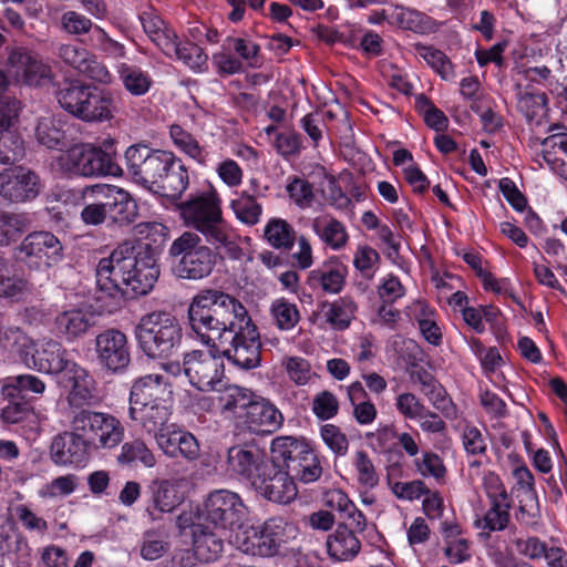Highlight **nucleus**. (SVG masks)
I'll list each match as a JSON object with an SVG mask.
<instances>
[{"label":"nucleus","instance_id":"nucleus-1","mask_svg":"<svg viewBox=\"0 0 567 567\" xmlns=\"http://www.w3.org/2000/svg\"><path fill=\"white\" fill-rule=\"evenodd\" d=\"M187 321L202 344L236 368L249 371L260 367L259 329L236 297L219 289H202L189 301Z\"/></svg>","mask_w":567,"mask_h":567},{"label":"nucleus","instance_id":"nucleus-2","mask_svg":"<svg viewBox=\"0 0 567 567\" xmlns=\"http://www.w3.org/2000/svg\"><path fill=\"white\" fill-rule=\"evenodd\" d=\"M141 234L153 237V243L120 244L95 268L96 289L93 295L95 310L112 315L121 310L125 300L148 295L158 280L162 246L168 228L161 223L141 225Z\"/></svg>","mask_w":567,"mask_h":567},{"label":"nucleus","instance_id":"nucleus-3","mask_svg":"<svg viewBox=\"0 0 567 567\" xmlns=\"http://www.w3.org/2000/svg\"><path fill=\"white\" fill-rule=\"evenodd\" d=\"M178 208L185 223L199 231L208 244L216 249L224 247L229 259H240L243 249L223 218L221 199L215 188L190 197Z\"/></svg>","mask_w":567,"mask_h":567},{"label":"nucleus","instance_id":"nucleus-4","mask_svg":"<svg viewBox=\"0 0 567 567\" xmlns=\"http://www.w3.org/2000/svg\"><path fill=\"white\" fill-rule=\"evenodd\" d=\"M55 96L65 112L86 123L111 121L116 111L112 91L79 79H64Z\"/></svg>","mask_w":567,"mask_h":567},{"label":"nucleus","instance_id":"nucleus-5","mask_svg":"<svg viewBox=\"0 0 567 567\" xmlns=\"http://www.w3.org/2000/svg\"><path fill=\"white\" fill-rule=\"evenodd\" d=\"M104 148L90 143L70 145L55 161V171L64 178L122 177L124 169L117 163L116 152L110 151L114 140L103 143Z\"/></svg>","mask_w":567,"mask_h":567},{"label":"nucleus","instance_id":"nucleus-6","mask_svg":"<svg viewBox=\"0 0 567 567\" xmlns=\"http://www.w3.org/2000/svg\"><path fill=\"white\" fill-rule=\"evenodd\" d=\"M135 338L148 358L167 359L181 349L184 331L173 312L154 310L142 316L135 327Z\"/></svg>","mask_w":567,"mask_h":567},{"label":"nucleus","instance_id":"nucleus-7","mask_svg":"<svg viewBox=\"0 0 567 567\" xmlns=\"http://www.w3.org/2000/svg\"><path fill=\"white\" fill-rule=\"evenodd\" d=\"M270 452L295 483L310 484L322 475L319 456L305 439L278 436L272 440Z\"/></svg>","mask_w":567,"mask_h":567},{"label":"nucleus","instance_id":"nucleus-8","mask_svg":"<svg viewBox=\"0 0 567 567\" xmlns=\"http://www.w3.org/2000/svg\"><path fill=\"white\" fill-rule=\"evenodd\" d=\"M13 257L30 274H44L64 260L65 247L52 231L33 230L14 248Z\"/></svg>","mask_w":567,"mask_h":567},{"label":"nucleus","instance_id":"nucleus-9","mask_svg":"<svg viewBox=\"0 0 567 567\" xmlns=\"http://www.w3.org/2000/svg\"><path fill=\"white\" fill-rule=\"evenodd\" d=\"M171 257L177 259L173 270L182 279L199 280L208 277L216 264L218 252L203 245L202 238L185 231L169 247Z\"/></svg>","mask_w":567,"mask_h":567},{"label":"nucleus","instance_id":"nucleus-10","mask_svg":"<svg viewBox=\"0 0 567 567\" xmlns=\"http://www.w3.org/2000/svg\"><path fill=\"white\" fill-rule=\"evenodd\" d=\"M72 429L79 431L90 450H111L120 445L125 429L121 421L106 412L82 409L71 421Z\"/></svg>","mask_w":567,"mask_h":567},{"label":"nucleus","instance_id":"nucleus-11","mask_svg":"<svg viewBox=\"0 0 567 567\" xmlns=\"http://www.w3.org/2000/svg\"><path fill=\"white\" fill-rule=\"evenodd\" d=\"M295 530L292 524L282 517H271L261 526H250L236 535L238 548L246 554L260 557H270L279 551L286 543L289 533Z\"/></svg>","mask_w":567,"mask_h":567},{"label":"nucleus","instance_id":"nucleus-12","mask_svg":"<svg viewBox=\"0 0 567 567\" xmlns=\"http://www.w3.org/2000/svg\"><path fill=\"white\" fill-rule=\"evenodd\" d=\"M167 152V150L154 148L146 142L130 145L123 156L124 174L136 185L153 193Z\"/></svg>","mask_w":567,"mask_h":567},{"label":"nucleus","instance_id":"nucleus-13","mask_svg":"<svg viewBox=\"0 0 567 567\" xmlns=\"http://www.w3.org/2000/svg\"><path fill=\"white\" fill-rule=\"evenodd\" d=\"M246 512L247 507L237 493L229 489H215L205 499L197 519L227 530L240 526Z\"/></svg>","mask_w":567,"mask_h":567},{"label":"nucleus","instance_id":"nucleus-14","mask_svg":"<svg viewBox=\"0 0 567 567\" xmlns=\"http://www.w3.org/2000/svg\"><path fill=\"white\" fill-rule=\"evenodd\" d=\"M224 357L209 348L208 352L193 350L184 354V373L199 391H216L225 377Z\"/></svg>","mask_w":567,"mask_h":567},{"label":"nucleus","instance_id":"nucleus-15","mask_svg":"<svg viewBox=\"0 0 567 567\" xmlns=\"http://www.w3.org/2000/svg\"><path fill=\"white\" fill-rule=\"evenodd\" d=\"M251 487L257 495L276 504H289L298 495L296 483L271 454L269 462L264 465L259 475L252 481Z\"/></svg>","mask_w":567,"mask_h":567},{"label":"nucleus","instance_id":"nucleus-16","mask_svg":"<svg viewBox=\"0 0 567 567\" xmlns=\"http://www.w3.org/2000/svg\"><path fill=\"white\" fill-rule=\"evenodd\" d=\"M188 520L185 515L178 516L179 528L185 530L189 527L190 529L193 551L196 559L202 563L216 561L224 551L227 530L202 519L192 522L189 525L187 524Z\"/></svg>","mask_w":567,"mask_h":567},{"label":"nucleus","instance_id":"nucleus-17","mask_svg":"<svg viewBox=\"0 0 567 567\" xmlns=\"http://www.w3.org/2000/svg\"><path fill=\"white\" fill-rule=\"evenodd\" d=\"M512 475L515 483L511 489L517 504L515 518L520 525L534 527L540 518V506L534 475L525 464L515 467Z\"/></svg>","mask_w":567,"mask_h":567},{"label":"nucleus","instance_id":"nucleus-18","mask_svg":"<svg viewBox=\"0 0 567 567\" xmlns=\"http://www.w3.org/2000/svg\"><path fill=\"white\" fill-rule=\"evenodd\" d=\"M40 188V176L31 168L18 165L0 172V197L9 204L32 202Z\"/></svg>","mask_w":567,"mask_h":567},{"label":"nucleus","instance_id":"nucleus-19","mask_svg":"<svg viewBox=\"0 0 567 567\" xmlns=\"http://www.w3.org/2000/svg\"><path fill=\"white\" fill-rule=\"evenodd\" d=\"M157 174L153 193L171 200H178L189 186V168L174 152L168 151Z\"/></svg>","mask_w":567,"mask_h":567},{"label":"nucleus","instance_id":"nucleus-20","mask_svg":"<svg viewBox=\"0 0 567 567\" xmlns=\"http://www.w3.org/2000/svg\"><path fill=\"white\" fill-rule=\"evenodd\" d=\"M56 383L69 390L68 403L72 409H84L95 402V380L91 373L78 362H73L69 369L56 381Z\"/></svg>","mask_w":567,"mask_h":567},{"label":"nucleus","instance_id":"nucleus-21","mask_svg":"<svg viewBox=\"0 0 567 567\" xmlns=\"http://www.w3.org/2000/svg\"><path fill=\"white\" fill-rule=\"evenodd\" d=\"M100 363L106 369L123 371L131 362L127 337L117 329H106L95 338Z\"/></svg>","mask_w":567,"mask_h":567},{"label":"nucleus","instance_id":"nucleus-22","mask_svg":"<svg viewBox=\"0 0 567 567\" xmlns=\"http://www.w3.org/2000/svg\"><path fill=\"white\" fill-rule=\"evenodd\" d=\"M269 462V457L256 445H234L227 451V471L250 485Z\"/></svg>","mask_w":567,"mask_h":567},{"label":"nucleus","instance_id":"nucleus-23","mask_svg":"<svg viewBox=\"0 0 567 567\" xmlns=\"http://www.w3.org/2000/svg\"><path fill=\"white\" fill-rule=\"evenodd\" d=\"M110 225L130 226L138 216V207L133 196L125 189L111 185L101 184Z\"/></svg>","mask_w":567,"mask_h":567},{"label":"nucleus","instance_id":"nucleus-24","mask_svg":"<svg viewBox=\"0 0 567 567\" xmlns=\"http://www.w3.org/2000/svg\"><path fill=\"white\" fill-rule=\"evenodd\" d=\"M91 450L79 431H65L55 435L50 445V455L58 465L80 466L89 458Z\"/></svg>","mask_w":567,"mask_h":567},{"label":"nucleus","instance_id":"nucleus-25","mask_svg":"<svg viewBox=\"0 0 567 567\" xmlns=\"http://www.w3.org/2000/svg\"><path fill=\"white\" fill-rule=\"evenodd\" d=\"M24 362L39 372L54 375L58 381L74 360L69 358L68 350L60 342L49 340L35 349L31 358L25 357Z\"/></svg>","mask_w":567,"mask_h":567},{"label":"nucleus","instance_id":"nucleus-26","mask_svg":"<svg viewBox=\"0 0 567 567\" xmlns=\"http://www.w3.org/2000/svg\"><path fill=\"white\" fill-rule=\"evenodd\" d=\"M284 423L282 413L269 400L256 394L240 424L250 432L271 434L279 430Z\"/></svg>","mask_w":567,"mask_h":567},{"label":"nucleus","instance_id":"nucleus-27","mask_svg":"<svg viewBox=\"0 0 567 567\" xmlns=\"http://www.w3.org/2000/svg\"><path fill=\"white\" fill-rule=\"evenodd\" d=\"M347 276L348 267L338 257H331L309 271L306 284L313 291L338 295L346 286Z\"/></svg>","mask_w":567,"mask_h":567},{"label":"nucleus","instance_id":"nucleus-28","mask_svg":"<svg viewBox=\"0 0 567 567\" xmlns=\"http://www.w3.org/2000/svg\"><path fill=\"white\" fill-rule=\"evenodd\" d=\"M549 135L542 140V156L549 168L567 179V130L563 124H551Z\"/></svg>","mask_w":567,"mask_h":567},{"label":"nucleus","instance_id":"nucleus-29","mask_svg":"<svg viewBox=\"0 0 567 567\" xmlns=\"http://www.w3.org/2000/svg\"><path fill=\"white\" fill-rule=\"evenodd\" d=\"M145 511L153 518H159L161 514L172 513L183 501L177 485L169 480H154L146 489Z\"/></svg>","mask_w":567,"mask_h":567},{"label":"nucleus","instance_id":"nucleus-30","mask_svg":"<svg viewBox=\"0 0 567 567\" xmlns=\"http://www.w3.org/2000/svg\"><path fill=\"white\" fill-rule=\"evenodd\" d=\"M155 440L163 453L169 457L194 461L199 455L198 441L188 431L167 427L156 434Z\"/></svg>","mask_w":567,"mask_h":567},{"label":"nucleus","instance_id":"nucleus-31","mask_svg":"<svg viewBox=\"0 0 567 567\" xmlns=\"http://www.w3.org/2000/svg\"><path fill=\"white\" fill-rule=\"evenodd\" d=\"M94 324L91 312L81 308H71L55 316L52 332L66 342H74L85 336Z\"/></svg>","mask_w":567,"mask_h":567},{"label":"nucleus","instance_id":"nucleus-32","mask_svg":"<svg viewBox=\"0 0 567 567\" xmlns=\"http://www.w3.org/2000/svg\"><path fill=\"white\" fill-rule=\"evenodd\" d=\"M9 62L23 82L30 86L39 85L51 72L37 52L23 47L14 48L10 52Z\"/></svg>","mask_w":567,"mask_h":567},{"label":"nucleus","instance_id":"nucleus-33","mask_svg":"<svg viewBox=\"0 0 567 567\" xmlns=\"http://www.w3.org/2000/svg\"><path fill=\"white\" fill-rule=\"evenodd\" d=\"M357 311L358 305L349 295L332 301L322 300L318 303L319 317L334 331L347 330L355 318Z\"/></svg>","mask_w":567,"mask_h":567},{"label":"nucleus","instance_id":"nucleus-34","mask_svg":"<svg viewBox=\"0 0 567 567\" xmlns=\"http://www.w3.org/2000/svg\"><path fill=\"white\" fill-rule=\"evenodd\" d=\"M216 391L220 413L240 424L257 393L238 384H227Z\"/></svg>","mask_w":567,"mask_h":567},{"label":"nucleus","instance_id":"nucleus-35","mask_svg":"<svg viewBox=\"0 0 567 567\" xmlns=\"http://www.w3.org/2000/svg\"><path fill=\"white\" fill-rule=\"evenodd\" d=\"M130 417L136 422L148 434H158L164 432L172 414L167 400L154 403H143L130 405Z\"/></svg>","mask_w":567,"mask_h":567},{"label":"nucleus","instance_id":"nucleus-36","mask_svg":"<svg viewBox=\"0 0 567 567\" xmlns=\"http://www.w3.org/2000/svg\"><path fill=\"white\" fill-rule=\"evenodd\" d=\"M169 50L164 49L162 53L182 62L194 73H204L208 70V54L198 44L190 40L176 38L168 43Z\"/></svg>","mask_w":567,"mask_h":567},{"label":"nucleus","instance_id":"nucleus-37","mask_svg":"<svg viewBox=\"0 0 567 567\" xmlns=\"http://www.w3.org/2000/svg\"><path fill=\"white\" fill-rule=\"evenodd\" d=\"M361 550V542L346 522L339 523L337 529L327 538V551L334 561H350Z\"/></svg>","mask_w":567,"mask_h":567},{"label":"nucleus","instance_id":"nucleus-38","mask_svg":"<svg viewBox=\"0 0 567 567\" xmlns=\"http://www.w3.org/2000/svg\"><path fill=\"white\" fill-rule=\"evenodd\" d=\"M101 184L85 186L82 190L83 208L80 218L86 226L110 225Z\"/></svg>","mask_w":567,"mask_h":567},{"label":"nucleus","instance_id":"nucleus-39","mask_svg":"<svg viewBox=\"0 0 567 567\" xmlns=\"http://www.w3.org/2000/svg\"><path fill=\"white\" fill-rule=\"evenodd\" d=\"M391 25L417 34H427L434 30V21L431 17L403 6L392 7Z\"/></svg>","mask_w":567,"mask_h":567},{"label":"nucleus","instance_id":"nucleus-40","mask_svg":"<svg viewBox=\"0 0 567 567\" xmlns=\"http://www.w3.org/2000/svg\"><path fill=\"white\" fill-rule=\"evenodd\" d=\"M166 382L159 374H147L137 379L131 388L130 405L165 401Z\"/></svg>","mask_w":567,"mask_h":567},{"label":"nucleus","instance_id":"nucleus-41","mask_svg":"<svg viewBox=\"0 0 567 567\" xmlns=\"http://www.w3.org/2000/svg\"><path fill=\"white\" fill-rule=\"evenodd\" d=\"M324 499L326 505L330 507L331 511L338 513L339 519L343 522L350 520V525L359 532L365 529L367 519L364 514L357 508L344 492L341 489H332L326 494Z\"/></svg>","mask_w":567,"mask_h":567},{"label":"nucleus","instance_id":"nucleus-42","mask_svg":"<svg viewBox=\"0 0 567 567\" xmlns=\"http://www.w3.org/2000/svg\"><path fill=\"white\" fill-rule=\"evenodd\" d=\"M144 32L161 50L168 49V43L176 38V32L168 27L153 7L138 14Z\"/></svg>","mask_w":567,"mask_h":567},{"label":"nucleus","instance_id":"nucleus-43","mask_svg":"<svg viewBox=\"0 0 567 567\" xmlns=\"http://www.w3.org/2000/svg\"><path fill=\"white\" fill-rule=\"evenodd\" d=\"M45 391V383L37 375L24 373L8 375L0 379V393L14 398V395L34 399L33 395L42 394Z\"/></svg>","mask_w":567,"mask_h":567},{"label":"nucleus","instance_id":"nucleus-44","mask_svg":"<svg viewBox=\"0 0 567 567\" xmlns=\"http://www.w3.org/2000/svg\"><path fill=\"white\" fill-rule=\"evenodd\" d=\"M32 289L33 286L25 276L11 272L6 259L0 256V298L19 302L31 293Z\"/></svg>","mask_w":567,"mask_h":567},{"label":"nucleus","instance_id":"nucleus-45","mask_svg":"<svg viewBox=\"0 0 567 567\" xmlns=\"http://www.w3.org/2000/svg\"><path fill=\"white\" fill-rule=\"evenodd\" d=\"M347 392L355 422L361 426L372 424L378 416V410L362 383L360 381L352 382Z\"/></svg>","mask_w":567,"mask_h":567},{"label":"nucleus","instance_id":"nucleus-46","mask_svg":"<svg viewBox=\"0 0 567 567\" xmlns=\"http://www.w3.org/2000/svg\"><path fill=\"white\" fill-rule=\"evenodd\" d=\"M169 136L173 145L183 154L195 161L200 166H206L208 162V151L200 145L197 138L184 130L178 124L169 126Z\"/></svg>","mask_w":567,"mask_h":567},{"label":"nucleus","instance_id":"nucleus-47","mask_svg":"<svg viewBox=\"0 0 567 567\" xmlns=\"http://www.w3.org/2000/svg\"><path fill=\"white\" fill-rule=\"evenodd\" d=\"M264 238L274 249L290 251L296 244L297 233L286 219L272 217L264 228Z\"/></svg>","mask_w":567,"mask_h":567},{"label":"nucleus","instance_id":"nucleus-48","mask_svg":"<svg viewBox=\"0 0 567 567\" xmlns=\"http://www.w3.org/2000/svg\"><path fill=\"white\" fill-rule=\"evenodd\" d=\"M547 103L548 97L545 92L526 90L518 95L517 110L529 125L539 126L547 115Z\"/></svg>","mask_w":567,"mask_h":567},{"label":"nucleus","instance_id":"nucleus-49","mask_svg":"<svg viewBox=\"0 0 567 567\" xmlns=\"http://www.w3.org/2000/svg\"><path fill=\"white\" fill-rule=\"evenodd\" d=\"M35 137L39 144L49 150L64 152L70 145L66 133L61 128L60 121L42 118L35 127Z\"/></svg>","mask_w":567,"mask_h":567},{"label":"nucleus","instance_id":"nucleus-50","mask_svg":"<svg viewBox=\"0 0 567 567\" xmlns=\"http://www.w3.org/2000/svg\"><path fill=\"white\" fill-rule=\"evenodd\" d=\"M117 73L124 89L133 96L145 95L153 85L150 73L138 66L122 63Z\"/></svg>","mask_w":567,"mask_h":567},{"label":"nucleus","instance_id":"nucleus-51","mask_svg":"<svg viewBox=\"0 0 567 567\" xmlns=\"http://www.w3.org/2000/svg\"><path fill=\"white\" fill-rule=\"evenodd\" d=\"M413 48L415 54L422 58L443 80L449 81L454 78L453 63L443 51L421 42L414 43Z\"/></svg>","mask_w":567,"mask_h":567},{"label":"nucleus","instance_id":"nucleus-52","mask_svg":"<svg viewBox=\"0 0 567 567\" xmlns=\"http://www.w3.org/2000/svg\"><path fill=\"white\" fill-rule=\"evenodd\" d=\"M313 231L330 248L339 250L349 239L344 225L336 218L315 219Z\"/></svg>","mask_w":567,"mask_h":567},{"label":"nucleus","instance_id":"nucleus-53","mask_svg":"<svg viewBox=\"0 0 567 567\" xmlns=\"http://www.w3.org/2000/svg\"><path fill=\"white\" fill-rule=\"evenodd\" d=\"M28 226L29 218L25 214L0 209V248L17 241Z\"/></svg>","mask_w":567,"mask_h":567},{"label":"nucleus","instance_id":"nucleus-54","mask_svg":"<svg viewBox=\"0 0 567 567\" xmlns=\"http://www.w3.org/2000/svg\"><path fill=\"white\" fill-rule=\"evenodd\" d=\"M1 398L3 405L0 416L4 423L17 424L34 415L32 399H25L20 395H14V398L1 395Z\"/></svg>","mask_w":567,"mask_h":567},{"label":"nucleus","instance_id":"nucleus-55","mask_svg":"<svg viewBox=\"0 0 567 567\" xmlns=\"http://www.w3.org/2000/svg\"><path fill=\"white\" fill-rule=\"evenodd\" d=\"M230 208L236 218L249 227L257 225L262 215V205L247 192H241L237 198L233 199Z\"/></svg>","mask_w":567,"mask_h":567},{"label":"nucleus","instance_id":"nucleus-56","mask_svg":"<svg viewBox=\"0 0 567 567\" xmlns=\"http://www.w3.org/2000/svg\"><path fill=\"white\" fill-rule=\"evenodd\" d=\"M25 155L24 141L19 131L0 133V165H13Z\"/></svg>","mask_w":567,"mask_h":567},{"label":"nucleus","instance_id":"nucleus-57","mask_svg":"<svg viewBox=\"0 0 567 567\" xmlns=\"http://www.w3.org/2000/svg\"><path fill=\"white\" fill-rule=\"evenodd\" d=\"M90 45L111 59H124L126 56V48L123 43L114 40L109 33L100 25H95L89 37Z\"/></svg>","mask_w":567,"mask_h":567},{"label":"nucleus","instance_id":"nucleus-58","mask_svg":"<svg viewBox=\"0 0 567 567\" xmlns=\"http://www.w3.org/2000/svg\"><path fill=\"white\" fill-rule=\"evenodd\" d=\"M140 555L145 560H156L164 556L169 549V543L162 532L148 529L143 533L140 540Z\"/></svg>","mask_w":567,"mask_h":567},{"label":"nucleus","instance_id":"nucleus-59","mask_svg":"<svg viewBox=\"0 0 567 567\" xmlns=\"http://www.w3.org/2000/svg\"><path fill=\"white\" fill-rule=\"evenodd\" d=\"M121 464H132L140 462L146 467H153L156 458L153 452L146 446L142 440H134L122 445L121 453L117 456Z\"/></svg>","mask_w":567,"mask_h":567},{"label":"nucleus","instance_id":"nucleus-60","mask_svg":"<svg viewBox=\"0 0 567 567\" xmlns=\"http://www.w3.org/2000/svg\"><path fill=\"white\" fill-rule=\"evenodd\" d=\"M415 110L423 116L425 124L437 132H442L449 126V118L442 110L423 93L415 97Z\"/></svg>","mask_w":567,"mask_h":567},{"label":"nucleus","instance_id":"nucleus-61","mask_svg":"<svg viewBox=\"0 0 567 567\" xmlns=\"http://www.w3.org/2000/svg\"><path fill=\"white\" fill-rule=\"evenodd\" d=\"M435 310L425 303H420V311L415 315V321L422 337L432 346L442 343V331L436 321L433 319Z\"/></svg>","mask_w":567,"mask_h":567},{"label":"nucleus","instance_id":"nucleus-62","mask_svg":"<svg viewBox=\"0 0 567 567\" xmlns=\"http://www.w3.org/2000/svg\"><path fill=\"white\" fill-rule=\"evenodd\" d=\"M286 192L300 208H308L315 199L313 185L306 178L291 175L287 179Z\"/></svg>","mask_w":567,"mask_h":567},{"label":"nucleus","instance_id":"nucleus-63","mask_svg":"<svg viewBox=\"0 0 567 567\" xmlns=\"http://www.w3.org/2000/svg\"><path fill=\"white\" fill-rule=\"evenodd\" d=\"M270 311L280 330H291L300 321V313L296 303L289 302L285 298L276 299Z\"/></svg>","mask_w":567,"mask_h":567},{"label":"nucleus","instance_id":"nucleus-64","mask_svg":"<svg viewBox=\"0 0 567 567\" xmlns=\"http://www.w3.org/2000/svg\"><path fill=\"white\" fill-rule=\"evenodd\" d=\"M353 466L357 471L358 483L361 486L372 489L379 484V474L365 451L360 450L355 452Z\"/></svg>","mask_w":567,"mask_h":567}]
</instances>
